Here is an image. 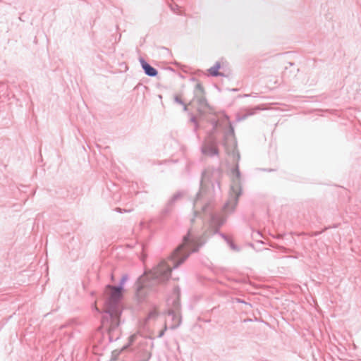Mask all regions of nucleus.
Listing matches in <instances>:
<instances>
[{
  "label": "nucleus",
  "instance_id": "obj_1",
  "mask_svg": "<svg viewBox=\"0 0 361 361\" xmlns=\"http://www.w3.org/2000/svg\"><path fill=\"white\" fill-rule=\"evenodd\" d=\"M197 250L195 243L188 233L183 238V243L174 251L171 257L167 261L161 262L157 267L153 269V276L161 281L169 279L171 267H177L189 255L191 252Z\"/></svg>",
  "mask_w": 361,
  "mask_h": 361
},
{
  "label": "nucleus",
  "instance_id": "obj_2",
  "mask_svg": "<svg viewBox=\"0 0 361 361\" xmlns=\"http://www.w3.org/2000/svg\"><path fill=\"white\" fill-rule=\"evenodd\" d=\"M106 295L108 297L109 302L105 306V311L110 313L112 324L109 330L111 331L119 324L118 317L116 313H114L112 307L114 303L118 301L122 297V288L113 286H108L106 290Z\"/></svg>",
  "mask_w": 361,
  "mask_h": 361
},
{
  "label": "nucleus",
  "instance_id": "obj_3",
  "mask_svg": "<svg viewBox=\"0 0 361 361\" xmlns=\"http://www.w3.org/2000/svg\"><path fill=\"white\" fill-rule=\"evenodd\" d=\"M141 64L147 75L149 76H156L157 75V71L145 61L142 60Z\"/></svg>",
  "mask_w": 361,
  "mask_h": 361
},
{
  "label": "nucleus",
  "instance_id": "obj_4",
  "mask_svg": "<svg viewBox=\"0 0 361 361\" xmlns=\"http://www.w3.org/2000/svg\"><path fill=\"white\" fill-rule=\"evenodd\" d=\"M221 66L219 63H216L214 66L209 69V73L213 76H217L219 75V70Z\"/></svg>",
  "mask_w": 361,
  "mask_h": 361
},
{
  "label": "nucleus",
  "instance_id": "obj_5",
  "mask_svg": "<svg viewBox=\"0 0 361 361\" xmlns=\"http://www.w3.org/2000/svg\"><path fill=\"white\" fill-rule=\"evenodd\" d=\"M203 152L205 154L212 155V154H216L217 151H216V149L215 148V147H212L210 150H207L206 148H203Z\"/></svg>",
  "mask_w": 361,
  "mask_h": 361
},
{
  "label": "nucleus",
  "instance_id": "obj_6",
  "mask_svg": "<svg viewBox=\"0 0 361 361\" xmlns=\"http://www.w3.org/2000/svg\"><path fill=\"white\" fill-rule=\"evenodd\" d=\"M197 87H198V88H200V89H202V86H201L200 84H198V85H197Z\"/></svg>",
  "mask_w": 361,
  "mask_h": 361
},
{
  "label": "nucleus",
  "instance_id": "obj_7",
  "mask_svg": "<svg viewBox=\"0 0 361 361\" xmlns=\"http://www.w3.org/2000/svg\"><path fill=\"white\" fill-rule=\"evenodd\" d=\"M105 322H105L104 320L102 322V325H103V326H104V325H105Z\"/></svg>",
  "mask_w": 361,
  "mask_h": 361
}]
</instances>
